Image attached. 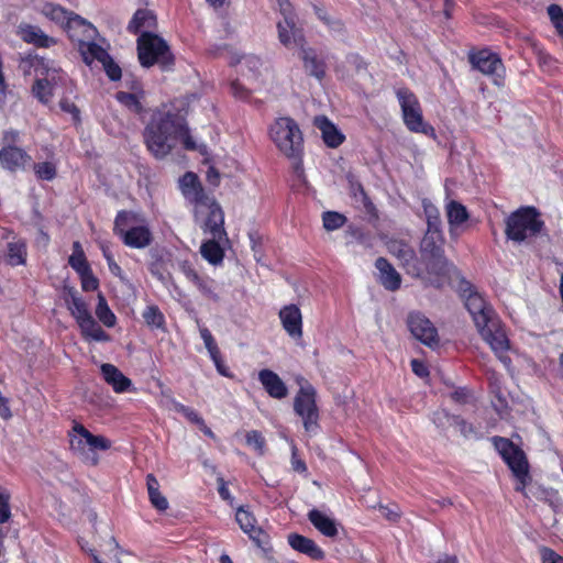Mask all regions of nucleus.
<instances>
[{"label": "nucleus", "mask_w": 563, "mask_h": 563, "mask_svg": "<svg viewBox=\"0 0 563 563\" xmlns=\"http://www.w3.org/2000/svg\"><path fill=\"white\" fill-rule=\"evenodd\" d=\"M465 307L471 313L483 340L489 344L500 362L506 367H509L511 360L506 354L509 350V341L495 311L477 292H471L466 297Z\"/></svg>", "instance_id": "nucleus-1"}, {"label": "nucleus", "mask_w": 563, "mask_h": 563, "mask_svg": "<svg viewBox=\"0 0 563 563\" xmlns=\"http://www.w3.org/2000/svg\"><path fill=\"white\" fill-rule=\"evenodd\" d=\"M181 130V118L169 111L155 110L144 129V143L154 157L162 159L176 146Z\"/></svg>", "instance_id": "nucleus-2"}, {"label": "nucleus", "mask_w": 563, "mask_h": 563, "mask_svg": "<svg viewBox=\"0 0 563 563\" xmlns=\"http://www.w3.org/2000/svg\"><path fill=\"white\" fill-rule=\"evenodd\" d=\"M69 450L86 464L96 466L99 457L96 451H107L111 441L103 435L92 434L85 426L74 421L68 431Z\"/></svg>", "instance_id": "nucleus-3"}, {"label": "nucleus", "mask_w": 563, "mask_h": 563, "mask_svg": "<svg viewBox=\"0 0 563 563\" xmlns=\"http://www.w3.org/2000/svg\"><path fill=\"white\" fill-rule=\"evenodd\" d=\"M113 231L132 249H145L153 241V234L144 219L133 211H120L114 219Z\"/></svg>", "instance_id": "nucleus-4"}, {"label": "nucleus", "mask_w": 563, "mask_h": 563, "mask_svg": "<svg viewBox=\"0 0 563 563\" xmlns=\"http://www.w3.org/2000/svg\"><path fill=\"white\" fill-rule=\"evenodd\" d=\"M271 136L286 157L296 161L298 168L303 152V137L296 121L288 117L277 119L271 126Z\"/></svg>", "instance_id": "nucleus-5"}, {"label": "nucleus", "mask_w": 563, "mask_h": 563, "mask_svg": "<svg viewBox=\"0 0 563 563\" xmlns=\"http://www.w3.org/2000/svg\"><path fill=\"white\" fill-rule=\"evenodd\" d=\"M97 34V29L81 16L69 20V37L78 43V51L87 65L93 60H108L107 51L93 42Z\"/></svg>", "instance_id": "nucleus-6"}, {"label": "nucleus", "mask_w": 563, "mask_h": 563, "mask_svg": "<svg viewBox=\"0 0 563 563\" xmlns=\"http://www.w3.org/2000/svg\"><path fill=\"white\" fill-rule=\"evenodd\" d=\"M137 55L143 67L155 64L162 69H169L174 65V55L164 38L153 32L144 31L137 38Z\"/></svg>", "instance_id": "nucleus-7"}, {"label": "nucleus", "mask_w": 563, "mask_h": 563, "mask_svg": "<svg viewBox=\"0 0 563 563\" xmlns=\"http://www.w3.org/2000/svg\"><path fill=\"white\" fill-rule=\"evenodd\" d=\"M544 223L533 207H522L506 220L505 233L514 242L520 243L541 232Z\"/></svg>", "instance_id": "nucleus-8"}, {"label": "nucleus", "mask_w": 563, "mask_h": 563, "mask_svg": "<svg viewBox=\"0 0 563 563\" xmlns=\"http://www.w3.org/2000/svg\"><path fill=\"white\" fill-rule=\"evenodd\" d=\"M444 238L423 236L420 243V266L423 273L445 276L450 273L452 264L444 255Z\"/></svg>", "instance_id": "nucleus-9"}, {"label": "nucleus", "mask_w": 563, "mask_h": 563, "mask_svg": "<svg viewBox=\"0 0 563 563\" xmlns=\"http://www.w3.org/2000/svg\"><path fill=\"white\" fill-rule=\"evenodd\" d=\"M493 443L518 479L519 485L516 489L522 492L527 482L530 479L529 464L525 452L506 438L495 437L493 438Z\"/></svg>", "instance_id": "nucleus-10"}, {"label": "nucleus", "mask_w": 563, "mask_h": 563, "mask_svg": "<svg viewBox=\"0 0 563 563\" xmlns=\"http://www.w3.org/2000/svg\"><path fill=\"white\" fill-rule=\"evenodd\" d=\"M396 95L407 129L415 133H422L434 137L435 131L433 126L423 120L422 109L415 93L407 88H400L397 90Z\"/></svg>", "instance_id": "nucleus-11"}, {"label": "nucleus", "mask_w": 563, "mask_h": 563, "mask_svg": "<svg viewBox=\"0 0 563 563\" xmlns=\"http://www.w3.org/2000/svg\"><path fill=\"white\" fill-rule=\"evenodd\" d=\"M314 387L301 378L300 388L294 399V410L302 418L306 431H312L318 426L319 412Z\"/></svg>", "instance_id": "nucleus-12"}, {"label": "nucleus", "mask_w": 563, "mask_h": 563, "mask_svg": "<svg viewBox=\"0 0 563 563\" xmlns=\"http://www.w3.org/2000/svg\"><path fill=\"white\" fill-rule=\"evenodd\" d=\"M468 59L475 69L483 75L489 76L495 85H504L505 67L496 53L482 49L470 54Z\"/></svg>", "instance_id": "nucleus-13"}, {"label": "nucleus", "mask_w": 563, "mask_h": 563, "mask_svg": "<svg viewBox=\"0 0 563 563\" xmlns=\"http://www.w3.org/2000/svg\"><path fill=\"white\" fill-rule=\"evenodd\" d=\"M196 214H206L201 228L205 233H209L214 240L222 241L227 236L224 230V214L216 200L209 197V203H199L195 207Z\"/></svg>", "instance_id": "nucleus-14"}, {"label": "nucleus", "mask_w": 563, "mask_h": 563, "mask_svg": "<svg viewBox=\"0 0 563 563\" xmlns=\"http://www.w3.org/2000/svg\"><path fill=\"white\" fill-rule=\"evenodd\" d=\"M284 20L277 23L278 38L287 48H302L305 45V36L302 30L296 26V23L288 12L289 3L279 2Z\"/></svg>", "instance_id": "nucleus-15"}, {"label": "nucleus", "mask_w": 563, "mask_h": 563, "mask_svg": "<svg viewBox=\"0 0 563 563\" xmlns=\"http://www.w3.org/2000/svg\"><path fill=\"white\" fill-rule=\"evenodd\" d=\"M407 324L411 334L423 344L432 347L439 344L437 328L421 312H410Z\"/></svg>", "instance_id": "nucleus-16"}, {"label": "nucleus", "mask_w": 563, "mask_h": 563, "mask_svg": "<svg viewBox=\"0 0 563 563\" xmlns=\"http://www.w3.org/2000/svg\"><path fill=\"white\" fill-rule=\"evenodd\" d=\"M389 252L401 263L406 272L413 277H421L423 269L420 266L415 250L402 241H393L389 243Z\"/></svg>", "instance_id": "nucleus-17"}, {"label": "nucleus", "mask_w": 563, "mask_h": 563, "mask_svg": "<svg viewBox=\"0 0 563 563\" xmlns=\"http://www.w3.org/2000/svg\"><path fill=\"white\" fill-rule=\"evenodd\" d=\"M278 316L286 333L294 340H300L303 334L300 309L294 303L287 305L279 310Z\"/></svg>", "instance_id": "nucleus-18"}, {"label": "nucleus", "mask_w": 563, "mask_h": 563, "mask_svg": "<svg viewBox=\"0 0 563 563\" xmlns=\"http://www.w3.org/2000/svg\"><path fill=\"white\" fill-rule=\"evenodd\" d=\"M180 187L184 196L196 206L199 203H209V196L205 190L196 174L188 172L180 179Z\"/></svg>", "instance_id": "nucleus-19"}, {"label": "nucleus", "mask_w": 563, "mask_h": 563, "mask_svg": "<svg viewBox=\"0 0 563 563\" xmlns=\"http://www.w3.org/2000/svg\"><path fill=\"white\" fill-rule=\"evenodd\" d=\"M30 162L31 156L20 147L5 146L0 150V163L8 170L24 168Z\"/></svg>", "instance_id": "nucleus-20"}, {"label": "nucleus", "mask_w": 563, "mask_h": 563, "mask_svg": "<svg viewBox=\"0 0 563 563\" xmlns=\"http://www.w3.org/2000/svg\"><path fill=\"white\" fill-rule=\"evenodd\" d=\"M287 540L295 551L306 554L312 560L321 561L325 556L322 549L310 538L299 533H290Z\"/></svg>", "instance_id": "nucleus-21"}, {"label": "nucleus", "mask_w": 563, "mask_h": 563, "mask_svg": "<svg viewBox=\"0 0 563 563\" xmlns=\"http://www.w3.org/2000/svg\"><path fill=\"white\" fill-rule=\"evenodd\" d=\"M313 124L321 132L327 146L335 148L343 143L345 136L325 115L316 117Z\"/></svg>", "instance_id": "nucleus-22"}, {"label": "nucleus", "mask_w": 563, "mask_h": 563, "mask_svg": "<svg viewBox=\"0 0 563 563\" xmlns=\"http://www.w3.org/2000/svg\"><path fill=\"white\" fill-rule=\"evenodd\" d=\"M375 267L379 272L378 280L385 289L396 291L400 288L401 276L386 258L378 257Z\"/></svg>", "instance_id": "nucleus-23"}, {"label": "nucleus", "mask_w": 563, "mask_h": 563, "mask_svg": "<svg viewBox=\"0 0 563 563\" xmlns=\"http://www.w3.org/2000/svg\"><path fill=\"white\" fill-rule=\"evenodd\" d=\"M258 379L271 397L283 399L287 396V386L275 372L271 369H262L258 373Z\"/></svg>", "instance_id": "nucleus-24"}, {"label": "nucleus", "mask_w": 563, "mask_h": 563, "mask_svg": "<svg viewBox=\"0 0 563 563\" xmlns=\"http://www.w3.org/2000/svg\"><path fill=\"white\" fill-rule=\"evenodd\" d=\"M307 517L311 525L324 537L333 539L339 534L338 523L325 512L313 508Z\"/></svg>", "instance_id": "nucleus-25"}, {"label": "nucleus", "mask_w": 563, "mask_h": 563, "mask_svg": "<svg viewBox=\"0 0 563 563\" xmlns=\"http://www.w3.org/2000/svg\"><path fill=\"white\" fill-rule=\"evenodd\" d=\"M19 36L26 43L34 44L37 47L47 48L56 44L55 38L46 35L38 26L31 24H21L18 31Z\"/></svg>", "instance_id": "nucleus-26"}, {"label": "nucleus", "mask_w": 563, "mask_h": 563, "mask_svg": "<svg viewBox=\"0 0 563 563\" xmlns=\"http://www.w3.org/2000/svg\"><path fill=\"white\" fill-rule=\"evenodd\" d=\"M100 369L104 380L115 393H124L131 387V379L128 378L117 366L106 363L101 365Z\"/></svg>", "instance_id": "nucleus-27"}, {"label": "nucleus", "mask_w": 563, "mask_h": 563, "mask_svg": "<svg viewBox=\"0 0 563 563\" xmlns=\"http://www.w3.org/2000/svg\"><path fill=\"white\" fill-rule=\"evenodd\" d=\"M27 246L24 239L13 236L7 243L5 249V263L10 266H22L26 264Z\"/></svg>", "instance_id": "nucleus-28"}, {"label": "nucleus", "mask_w": 563, "mask_h": 563, "mask_svg": "<svg viewBox=\"0 0 563 563\" xmlns=\"http://www.w3.org/2000/svg\"><path fill=\"white\" fill-rule=\"evenodd\" d=\"M236 521L241 529L250 536V538L258 545L262 547L264 532L257 527L256 520L252 512L245 510L243 507L239 508L235 515Z\"/></svg>", "instance_id": "nucleus-29"}, {"label": "nucleus", "mask_w": 563, "mask_h": 563, "mask_svg": "<svg viewBox=\"0 0 563 563\" xmlns=\"http://www.w3.org/2000/svg\"><path fill=\"white\" fill-rule=\"evenodd\" d=\"M299 56L303 63L305 70L310 76H313L319 80L323 79L325 76V63L318 57L314 49L305 47L303 45L302 48H300Z\"/></svg>", "instance_id": "nucleus-30"}, {"label": "nucleus", "mask_w": 563, "mask_h": 563, "mask_svg": "<svg viewBox=\"0 0 563 563\" xmlns=\"http://www.w3.org/2000/svg\"><path fill=\"white\" fill-rule=\"evenodd\" d=\"M156 15L151 10L140 9L134 13L132 20L130 21L128 31L133 34H137L144 31L151 32V30L156 29Z\"/></svg>", "instance_id": "nucleus-31"}, {"label": "nucleus", "mask_w": 563, "mask_h": 563, "mask_svg": "<svg viewBox=\"0 0 563 563\" xmlns=\"http://www.w3.org/2000/svg\"><path fill=\"white\" fill-rule=\"evenodd\" d=\"M144 98V91L137 82L132 86V92L118 91L115 99L126 107L130 111L141 114L144 110L142 99Z\"/></svg>", "instance_id": "nucleus-32"}, {"label": "nucleus", "mask_w": 563, "mask_h": 563, "mask_svg": "<svg viewBox=\"0 0 563 563\" xmlns=\"http://www.w3.org/2000/svg\"><path fill=\"white\" fill-rule=\"evenodd\" d=\"M65 302L71 316L76 319L77 323H80L81 321L91 317L87 303L73 288L68 289Z\"/></svg>", "instance_id": "nucleus-33"}, {"label": "nucleus", "mask_w": 563, "mask_h": 563, "mask_svg": "<svg viewBox=\"0 0 563 563\" xmlns=\"http://www.w3.org/2000/svg\"><path fill=\"white\" fill-rule=\"evenodd\" d=\"M81 334L86 340L97 341V342H107L110 340V335L102 330V328L97 323V321L91 316L87 320L78 323Z\"/></svg>", "instance_id": "nucleus-34"}, {"label": "nucleus", "mask_w": 563, "mask_h": 563, "mask_svg": "<svg viewBox=\"0 0 563 563\" xmlns=\"http://www.w3.org/2000/svg\"><path fill=\"white\" fill-rule=\"evenodd\" d=\"M423 207H424V212L427 216V224H428V229H427L424 236L444 238L442 230H441V218H440V212H439L438 208H435L431 203H428V205L424 203Z\"/></svg>", "instance_id": "nucleus-35"}, {"label": "nucleus", "mask_w": 563, "mask_h": 563, "mask_svg": "<svg viewBox=\"0 0 563 563\" xmlns=\"http://www.w3.org/2000/svg\"><path fill=\"white\" fill-rule=\"evenodd\" d=\"M219 242V240L212 238V240L202 243L200 247L202 257L212 265H218L223 261L224 252Z\"/></svg>", "instance_id": "nucleus-36"}, {"label": "nucleus", "mask_w": 563, "mask_h": 563, "mask_svg": "<svg viewBox=\"0 0 563 563\" xmlns=\"http://www.w3.org/2000/svg\"><path fill=\"white\" fill-rule=\"evenodd\" d=\"M44 13L52 21H55L57 23L66 22V31L68 34H69V20L75 16H79L78 14H76L74 12H69L58 4H46L44 7Z\"/></svg>", "instance_id": "nucleus-37"}, {"label": "nucleus", "mask_w": 563, "mask_h": 563, "mask_svg": "<svg viewBox=\"0 0 563 563\" xmlns=\"http://www.w3.org/2000/svg\"><path fill=\"white\" fill-rule=\"evenodd\" d=\"M446 216L450 225H460L468 219V212L466 208L462 203L454 200L448 203Z\"/></svg>", "instance_id": "nucleus-38"}, {"label": "nucleus", "mask_w": 563, "mask_h": 563, "mask_svg": "<svg viewBox=\"0 0 563 563\" xmlns=\"http://www.w3.org/2000/svg\"><path fill=\"white\" fill-rule=\"evenodd\" d=\"M96 316L100 322L106 327L112 328L115 324L117 318L110 310L107 300L102 294L98 295V305L96 307Z\"/></svg>", "instance_id": "nucleus-39"}, {"label": "nucleus", "mask_w": 563, "mask_h": 563, "mask_svg": "<svg viewBox=\"0 0 563 563\" xmlns=\"http://www.w3.org/2000/svg\"><path fill=\"white\" fill-rule=\"evenodd\" d=\"M238 64L240 65L243 75L251 78H257L262 66V62L257 56L244 55L238 60Z\"/></svg>", "instance_id": "nucleus-40"}, {"label": "nucleus", "mask_w": 563, "mask_h": 563, "mask_svg": "<svg viewBox=\"0 0 563 563\" xmlns=\"http://www.w3.org/2000/svg\"><path fill=\"white\" fill-rule=\"evenodd\" d=\"M74 252L69 256L68 263L69 265L78 273L81 274L88 269H90L89 264L87 263L85 253L81 249L79 242H74L73 244Z\"/></svg>", "instance_id": "nucleus-41"}, {"label": "nucleus", "mask_w": 563, "mask_h": 563, "mask_svg": "<svg viewBox=\"0 0 563 563\" xmlns=\"http://www.w3.org/2000/svg\"><path fill=\"white\" fill-rule=\"evenodd\" d=\"M33 95L43 103L52 98V84L47 78L37 79L32 87Z\"/></svg>", "instance_id": "nucleus-42"}, {"label": "nucleus", "mask_w": 563, "mask_h": 563, "mask_svg": "<svg viewBox=\"0 0 563 563\" xmlns=\"http://www.w3.org/2000/svg\"><path fill=\"white\" fill-rule=\"evenodd\" d=\"M144 321L152 328H163L165 319L157 306H148L143 312Z\"/></svg>", "instance_id": "nucleus-43"}, {"label": "nucleus", "mask_w": 563, "mask_h": 563, "mask_svg": "<svg viewBox=\"0 0 563 563\" xmlns=\"http://www.w3.org/2000/svg\"><path fill=\"white\" fill-rule=\"evenodd\" d=\"M322 222L327 231H333L342 228L346 222V218L335 211H325L322 214Z\"/></svg>", "instance_id": "nucleus-44"}, {"label": "nucleus", "mask_w": 563, "mask_h": 563, "mask_svg": "<svg viewBox=\"0 0 563 563\" xmlns=\"http://www.w3.org/2000/svg\"><path fill=\"white\" fill-rule=\"evenodd\" d=\"M245 440L246 444L252 446L258 455H263L265 453L266 441L260 431H249L245 435Z\"/></svg>", "instance_id": "nucleus-45"}, {"label": "nucleus", "mask_w": 563, "mask_h": 563, "mask_svg": "<svg viewBox=\"0 0 563 563\" xmlns=\"http://www.w3.org/2000/svg\"><path fill=\"white\" fill-rule=\"evenodd\" d=\"M213 280L210 279V278H203V277H199L198 278V282H196L194 285L200 290V292L213 300V301H219L220 297L219 295L214 291V286H213Z\"/></svg>", "instance_id": "nucleus-46"}, {"label": "nucleus", "mask_w": 563, "mask_h": 563, "mask_svg": "<svg viewBox=\"0 0 563 563\" xmlns=\"http://www.w3.org/2000/svg\"><path fill=\"white\" fill-rule=\"evenodd\" d=\"M34 172L43 180H52L56 177V166L51 162L35 164Z\"/></svg>", "instance_id": "nucleus-47"}, {"label": "nucleus", "mask_w": 563, "mask_h": 563, "mask_svg": "<svg viewBox=\"0 0 563 563\" xmlns=\"http://www.w3.org/2000/svg\"><path fill=\"white\" fill-rule=\"evenodd\" d=\"M548 14L558 33L563 36V10L558 4L548 7Z\"/></svg>", "instance_id": "nucleus-48"}, {"label": "nucleus", "mask_w": 563, "mask_h": 563, "mask_svg": "<svg viewBox=\"0 0 563 563\" xmlns=\"http://www.w3.org/2000/svg\"><path fill=\"white\" fill-rule=\"evenodd\" d=\"M10 494L0 487V523L9 521L11 518Z\"/></svg>", "instance_id": "nucleus-49"}, {"label": "nucleus", "mask_w": 563, "mask_h": 563, "mask_svg": "<svg viewBox=\"0 0 563 563\" xmlns=\"http://www.w3.org/2000/svg\"><path fill=\"white\" fill-rule=\"evenodd\" d=\"M174 408L177 412L183 413L191 423H195L197 426L202 424L203 419L192 408L184 406L179 402H175Z\"/></svg>", "instance_id": "nucleus-50"}, {"label": "nucleus", "mask_w": 563, "mask_h": 563, "mask_svg": "<svg viewBox=\"0 0 563 563\" xmlns=\"http://www.w3.org/2000/svg\"><path fill=\"white\" fill-rule=\"evenodd\" d=\"M200 336L203 340L205 346L208 350L210 356H214V354H217L220 350L209 329L200 328Z\"/></svg>", "instance_id": "nucleus-51"}, {"label": "nucleus", "mask_w": 563, "mask_h": 563, "mask_svg": "<svg viewBox=\"0 0 563 563\" xmlns=\"http://www.w3.org/2000/svg\"><path fill=\"white\" fill-rule=\"evenodd\" d=\"M81 279V287L85 291L96 290L99 286L98 279L93 276L91 268L79 274Z\"/></svg>", "instance_id": "nucleus-52"}, {"label": "nucleus", "mask_w": 563, "mask_h": 563, "mask_svg": "<svg viewBox=\"0 0 563 563\" xmlns=\"http://www.w3.org/2000/svg\"><path fill=\"white\" fill-rule=\"evenodd\" d=\"M102 65L104 67V70L108 75V77L115 81V80H119L121 78V68L119 67V65H117L112 58L110 57V55H108V60H104L102 62Z\"/></svg>", "instance_id": "nucleus-53"}, {"label": "nucleus", "mask_w": 563, "mask_h": 563, "mask_svg": "<svg viewBox=\"0 0 563 563\" xmlns=\"http://www.w3.org/2000/svg\"><path fill=\"white\" fill-rule=\"evenodd\" d=\"M179 269L187 277V279L190 280L192 284L198 282V278L200 276H199L198 272L195 269L194 265L191 263H189L188 261L180 262Z\"/></svg>", "instance_id": "nucleus-54"}, {"label": "nucleus", "mask_w": 563, "mask_h": 563, "mask_svg": "<svg viewBox=\"0 0 563 563\" xmlns=\"http://www.w3.org/2000/svg\"><path fill=\"white\" fill-rule=\"evenodd\" d=\"M150 501L158 511H165L168 508V501L161 492H156L148 495Z\"/></svg>", "instance_id": "nucleus-55"}, {"label": "nucleus", "mask_w": 563, "mask_h": 563, "mask_svg": "<svg viewBox=\"0 0 563 563\" xmlns=\"http://www.w3.org/2000/svg\"><path fill=\"white\" fill-rule=\"evenodd\" d=\"M542 563H563V558L549 548L540 550Z\"/></svg>", "instance_id": "nucleus-56"}, {"label": "nucleus", "mask_w": 563, "mask_h": 563, "mask_svg": "<svg viewBox=\"0 0 563 563\" xmlns=\"http://www.w3.org/2000/svg\"><path fill=\"white\" fill-rule=\"evenodd\" d=\"M178 139H181L183 144L186 150L194 151L197 148L195 141L192 140V137L189 134V129L187 128V125L185 124L184 121H183V130L178 134Z\"/></svg>", "instance_id": "nucleus-57"}, {"label": "nucleus", "mask_w": 563, "mask_h": 563, "mask_svg": "<svg viewBox=\"0 0 563 563\" xmlns=\"http://www.w3.org/2000/svg\"><path fill=\"white\" fill-rule=\"evenodd\" d=\"M379 509L383 516L389 521H397L400 518V510L397 506H393L391 508L388 506H379Z\"/></svg>", "instance_id": "nucleus-58"}, {"label": "nucleus", "mask_w": 563, "mask_h": 563, "mask_svg": "<svg viewBox=\"0 0 563 563\" xmlns=\"http://www.w3.org/2000/svg\"><path fill=\"white\" fill-rule=\"evenodd\" d=\"M231 91L233 96L239 99H246L250 95V90L245 88L239 80L231 82Z\"/></svg>", "instance_id": "nucleus-59"}, {"label": "nucleus", "mask_w": 563, "mask_h": 563, "mask_svg": "<svg viewBox=\"0 0 563 563\" xmlns=\"http://www.w3.org/2000/svg\"><path fill=\"white\" fill-rule=\"evenodd\" d=\"M210 357L213 361L217 371L219 372L220 375L224 377H232L231 373L229 372V368L225 366L223 360L221 358L220 351L217 354H214V356Z\"/></svg>", "instance_id": "nucleus-60"}, {"label": "nucleus", "mask_w": 563, "mask_h": 563, "mask_svg": "<svg viewBox=\"0 0 563 563\" xmlns=\"http://www.w3.org/2000/svg\"><path fill=\"white\" fill-rule=\"evenodd\" d=\"M411 368H412V372L419 377H426L429 374V371H428L427 366L424 365V363L417 358L411 361Z\"/></svg>", "instance_id": "nucleus-61"}, {"label": "nucleus", "mask_w": 563, "mask_h": 563, "mask_svg": "<svg viewBox=\"0 0 563 563\" xmlns=\"http://www.w3.org/2000/svg\"><path fill=\"white\" fill-rule=\"evenodd\" d=\"M103 254H104V257L107 258V262H108V265H109V269L110 272L115 275V276H120L121 273H122V269L121 267L115 263V261L113 260L112 255L110 254V252L106 249H103Z\"/></svg>", "instance_id": "nucleus-62"}, {"label": "nucleus", "mask_w": 563, "mask_h": 563, "mask_svg": "<svg viewBox=\"0 0 563 563\" xmlns=\"http://www.w3.org/2000/svg\"><path fill=\"white\" fill-rule=\"evenodd\" d=\"M329 29L336 33V34H343L344 31H345V27H344V24L341 20L339 19H335V18H329V23H325Z\"/></svg>", "instance_id": "nucleus-63"}, {"label": "nucleus", "mask_w": 563, "mask_h": 563, "mask_svg": "<svg viewBox=\"0 0 563 563\" xmlns=\"http://www.w3.org/2000/svg\"><path fill=\"white\" fill-rule=\"evenodd\" d=\"M146 485H147L148 495L159 492L158 481L156 479V477L153 474H148L146 476Z\"/></svg>", "instance_id": "nucleus-64"}]
</instances>
